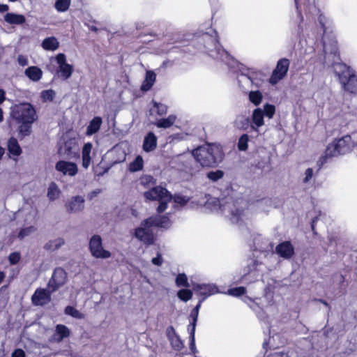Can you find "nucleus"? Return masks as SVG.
<instances>
[{
	"label": "nucleus",
	"mask_w": 357,
	"mask_h": 357,
	"mask_svg": "<svg viewBox=\"0 0 357 357\" xmlns=\"http://www.w3.org/2000/svg\"><path fill=\"white\" fill-rule=\"evenodd\" d=\"M24 74L32 81H39L43 75V71L37 66H30L27 68Z\"/></svg>",
	"instance_id": "obj_27"
},
{
	"label": "nucleus",
	"mask_w": 357,
	"mask_h": 357,
	"mask_svg": "<svg viewBox=\"0 0 357 357\" xmlns=\"http://www.w3.org/2000/svg\"><path fill=\"white\" fill-rule=\"evenodd\" d=\"M172 199L175 203L179 204L180 206L185 205L189 201L188 197L181 195H175L174 196H172Z\"/></svg>",
	"instance_id": "obj_52"
},
{
	"label": "nucleus",
	"mask_w": 357,
	"mask_h": 357,
	"mask_svg": "<svg viewBox=\"0 0 357 357\" xmlns=\"http://www.w3.org/2000/svg\"><path fill=\"white\" fill-rule=\"evenodd\" d=\"M55 169L64 176H74L78 172L77 166L73 162L59 160L55 165Z\"/></svg>",
	"instance_id": "obj_14"
},
{
	"label": "nucleus",
	"mask_w": 357,
	"mask_h": 357,
	"mask_svg": "<svg viewBox=\"0 0 357 357\" xmlns=\"http://www.w3.org/2000/svg\"><path fill=\"white\" fill-rule=\"evenodd\" d=\"M160 202V204L157 208V212L161 213L164 212L167 208V203L171 200H166L163 199L162 200H158Z\"/></svg>",
	"instance_id": "obj_55"
},
{
	"label": "nucleus",
	"mask_w": 357,
	"mask_h": 357,
	"mask_svg": "<svg viewBox=\"0 0 357 357\" xmlns=\"http://www.w3.org/2000/svg\"><path fill=\"white\" fill-rule=\"evenodd\" d=\"M21 255L18 252H14L9 255L8 261L10 264H16L20 259Z\"/></svg>",
	"instance_id": "obj_53"
},
{
	"label": "nucleus",
	"mask_w": 357,
	"mask_h": 357,
	"mask_svg": "<svg viewBox=\"0 0 357 357\" xmlns=\"http://www.w3.org/2000/svg\"><path fill=\"white\" fill-rule=\"evenodd\" d=\"M154 106L157 108V113L159 115H164L167 112V107L166 105L154 102Z\"/></svg>",
	"instance_id": "obj_54"
},
{
	"label": "nucleus",
	"mask_w": 357,
	"mask_h": 357,
	"mask_svg": "<svg viewBox=\"0 0 357 357\" xmlns=\"http://www.w3.org/2000/svg\"><path fill=\"white\" fill-rule=\"evenodd\" d=\"M4 20L10 24H22V15L7 13L4 15Z\"/></svg>",
	"instance_id": "obj_36"
},
{
	"label": "nucleus",
	"mask_w": 357,
	"mask_h": 357,
	"mask_svg": "<svg viewBox=\"0 0 357 357\" xmlns=\"http://www.w3.org/2000/svg\"><path fill=\"white\" fill-rule=\"evenodd\" d=\"M224 172L222 170L211 171L207 174V178L213 181H217L222 178Z\"/></svg>",
	"instance_id": "obj_47"
},
{
	"label": "nucleus",
	"mask_w": 357,
	"mask_h": 357,
	"mask_svg": "<svg viewBox=\"0 0 357 357\" xmlns=\"http://www.w3.org/2000/svg\"><path fill=\"white\" fill-rule=\"evenodd\" d=\"M215 36L207 33L202 35V40L204 41L205 49L211 57L229 64V61L231 57L225 50L220 47L215 31Z\"/></svg>",
	"instance_id": "obj_5"
},
{
	"label": "nucleus",
	"mask_w": 357,
	"mask_h": 357,
	"mask_svg": "<svg viewBox=\"0 0 357 357\" xmlns=\"http://www.w3.org/2000/svg\"><path fill=\"white\" fill-rule=\"evenodd\" d=\"M166 333H167V338L169 340H170L171 338L174 337V336L177 335L174 327L172 326L167 327Z\"/></svg>",
	"instance_id": "obj_59"
},
{
	"label": "nucleus",
	"mask_w": 357,
	"mask_h": 357,
	"mask_svg": "<svg viewBox=\"0 0 357 357\" xmlns=\"http://www.w3.org/2000/svg\"><path fill=\"white\" fill-rule=\"evenodd\" d=\"M41 46L45 50L54 51L59 48V42L54 36L47 37L43 40Z\"/></svg>",
	"instance_id": "obj_29"
},
{
	"label": "nucleus",
	"mask_w": 357,
	"mask_h": 357,
	"mask_svg": "<svg viewBox=\"0 0 357 357\" xmlns=\"http://www.w3.org/2000/svg\"><path fill=\"white\" fill-rule=\"evenodd\" d=\"M92 149V144L86 143L82 148V165L84 168L87 169L91 162L90 153Z\"/></svg>",
	"instance_id": "obj_30"
},
{
	"label": "nucleus",
	"mask_w": 357,
	"mask_h": 357,
	"mask_svg": "<svg viewBox=\"0 0 357 357\" xmlns=\"http://www.w3.org/2000/svg\"><path fill=\"white\" fill-rule=\"evenodd\" d=\"M333 71L344 91L350 93H357V75L355 71L346 64L335 62L333 64Z\"/></svg>",
	"instance_id": "obj_4"
},
{
	"label": "nucleus",
	"mask_w": 357,
	"mask_h": 357,
	"mask_svg": "<svg viewBox=\"0 0 357 357\" xmlns=\"http://www.w3.org/2000/svg\"><path fill=\"white\" fill-rule=\"evenodd\" d=\"M175 116L170 115L167 119H160L157 123L156 126L158 128H169L171 126H172L175 121Z\"/></svg>",
	"instance_id": "obj_39"
},
{
	"label": "nucleus",
	"mask_w": 357,
	"mask_h": 357,
	"mask_svg": "<svg viewBox=\"0 0 357 357\" xmlns=\"http://www.w3.org/2000/svg\"><path fill=\"white\" fill-rule=\"evenodd\" d=\"M233 124L240 130H246L251 126L249 117L243 114L236 116Z\"/></svg>",
	"instance_id": "obj_24"
},
{
	"label": "nucleus",
	"mask_w": 357,
	"mask_h": 357,
	"mask_svg": "<svg viewBox=\"0 0 357 357\" xmlns=\"http://www.w3.org/2000/svg\"><path fill=\"white\" fill-rule=\"evenodd\" d=\"M37 119L38 116L33 106L24 102V137L31 133V124Z\"/></svg>",
	"instance_id": "obj_7"
},
{
	"label": "nucleus",
	"mask_w": 357,
	"mask_h": 357,
	"mask_svg": "<svg viewBox=\"0 0 357 357\" xmlns=\"http://www.w3.org/2000/svg\"><path fill=\"white\" fill-rule=\"evenodd\" d=\"M77 151L76 143L73 140H68L60 146L58 154L64 158L70 159L77 155Z\"/></svg>",
	"instance_id": "obj_16"
},
{
	"label": "nucleus",
	"mask_w": 357,
	"mask_h": 357,
	"mask_svg": "<svg viewBox=\"0 0 357 357\" xmlns=\"http://www.w3.org/2000/svg\"><path fill=\"white\" fill-rule=\"evenodd\" d=\"M264 115H266L268 118H272L275 114V107L270 104H266L264 107Z\"/></svg>",
	"instance_id": "obj_51"
},
{
	"label": "nucleus",
	"mask_w": 357,
	"mask_h": 357,
	"mask_svg": "<svg viewBox=\"0 0 357 357\" xmlns=\"http://www.w3.org/2000/svg\"><path fill=\"white\" fill-rule=\"evenodd\" d=\"M64 312H65L66 314L70 315V316H71L74 318L78 319H83L85 317V316L83 313L80 312L79 310H77L73 306H70V305L67 306L65 308Z\"/></svg>",
	"instance_id": "obj_38"
},
{
	"label": "nucleus",
	"mask_w": 357,
	"mask_h": 357,
	"mask_svg": "<svg viewBox=\"0 0 357 357\" xmlns=\"http://www.w3.org/2000/svg\"><path fill=\"white\" fill-rule=\"evenodd\" d=\"M198 315H199V312L195 310L194 309H192V310L191 311L190 314V318L191 319V322L188 328H190V329H193L194 331H195L197 322V319H198Z\"/></svg>",
	"instance_id": "obj_49"
},
{
	"label": "nucleus",
	"mask_w": 357,
	"mask_h": 357,
	"mask_svg": "<svg viewBox=\"0 0 357 357\" xmlns=\"http://www.w3.org/2000/svg\"><path fill=\"white\" fill-rule=\"evenodd\" d=\"M289 66V61L287 59H281L278 61L276 68L273 72L270 78L272 84H276L279 80L283 79L287 73Z\"/></svg>",
	"instance_id": "obj_10"
},
{
	"label": "nucleus",
	"mask_w": 357,
	"mask_h": 357,
	"mask_svg": "<svg viewBox=\"0 0 357 357\" xmlns=\"http://www.w3.org/2000/svg\"><path fill=\"white\" fill-rule=\"evenodd\" d=\"M262 94L259 91H252L249 93V100L255 105H259L262 100Z\"/></svg>",
	"instance_id": "obj_40"
},
{
	"label": "nucleus",
	"mask_w": 357,
	"mask_h": 357,
	"mask_svg": "<svg viewBox=\"0 0 357 357\" xmlns=\"http://www.w3.org/2000/svg\"><path fill=\"white\" fill-rule=\"evenodd\" d=\"M192 287L197 294L205 298L219 291L218 287L213 284L192 283Z\"/></svg>",
	"instance_id": "obj_15"
},
{
	"label": "nucleus",
	"mask_w": 357,
	"mask_h": 357,
	"mask_svg": "<svg viewBox=\"0 0 357 357\" xmlns=\"http://www.w3.org/2000/svg\"><path fill=\"white\" fill-rule=\"evenodd\" d=\"M192 155L202 167H216L222 162L224 153L220 145L206 144L192 151Z\"/></svg>",
	"instance_id": "obj_2"
},
{
	"label": "nucleus",
	"mask_w": 357,
	"mask_h": 357,
	"mask_svg": "<svg viewBox=\"0 0 357 357\" xmlns=\"http://www.w3.org/2000/svg\"><path fill=\"white\" fill-rule=\"evenodd\" d=\"M264 112L260 108L254 109L252 115V122L250 128L252 130L258 131V128L264 125Z\"/></svg>",
	"instance_id": "obj_22"
},
{
	"label": "nucleus",
	"mask_w": 357,
	"mask_h": 357,
	"mask_svg": "<svg viewBox=\"0 0 357 357\" xmlns=\"http://www.w3.org/2000/svg\"><path fill=\"white\" fill-rule=\"evenodd\" d=\"M150 227H139L135 229V235L141 241L147 245L153 244L154 242V236L151 231L149 229Z\"/></svg>",
	"instance_id": "obj_19"
},
{
	"label": "nucleus",
	"mask_w": 357,
	"mask_h": 357,
	"mask_svg": "<svg viewBox=\"0 0 357 357\" xmlns=\"http://www.w3.org/2000/svg\"><path fill=\"white\" fill-rule=\"evenodd\" d=\"M155 78L156 75L153 71H147L146 73L145 79L144 80L141 86V90L145 92L149 91L152 86L153 85L155 81Z\"/></svg>",
	"instance_id": "obj_26"
},
{
	"label": "nucleus",
	"mask_w": 357,
	"mask_h": 357,
	"mask_svg": "<svg viewBox=\"0 0 357 357\" xmlns=\"http://www.w3.org/2000/svg\"><path fill=\"white\" fill-rule=\"evenodd\" d=\"M101 192V189H96L87 195V199L89 200H92L94 197L98 196Z\"/></svg>",
	"instance_id": "obj_61"
},
{
	"label": "nucleus",
	"mask_w": 357,
	"mask_h": 357,
	"mask_svg": "<svg viewBox=\"0 0 357 357\" xmlns=\"http://www.w3.org/2000/svg\"><path fill=\"white\" fill-rule=\"evenodd\" d=\"M144 197L146 200L155 201L162 200H172V194L165 188L160 185L151 188L149 190L144 192Z\"/></svg>",
	"instance_id": "obj_8"
},
{
	"label": "nucleus",
	"mask_w": 357,
	"mask_h": 357,
	"mask_svg": "<svg viewBox=\"0 0 357 357\" xmlns=\"http://www.w3.org/2000/svg\"><path fill=\"white\" fill-rule=\"evenodd\" d=\"M318 220H319V217L315 216L314 218H312V220L311 221V229L314 235L317 234V232L315 229V225H316L317 222L318 221Z\"/></svg>",
	"instance_id": "obj_64"
},
{
	"label": "nucleus",
	"mask_w": 357,
	"mask_h": 357,
	"mask_svg": "<svg viewBox=\"0 0 357 357\" xmlns=\"http://www.w3.org/2000/svg\"><path fill=\"white\" fill-rule=\"evenodd\" d=\"M61 191L54 182H52L47 189V196L50 201H54L59 197Z\"/></svg>",
	"instance_id": "obj_35"
},
{
	"label": "nucleus",
	"mask_w": 357,
	"mask_h": 357,
	"mask_svg": "<svg viewBox=\"0 0 357 357\" xmlns=\"http://www.w3.org/2000/svg\"><path fill=\"white\" fill-rule=\"evenodd\" d=\"M352 146L351 137L349 135H346L339 139H335L327 146L324 155L320 157L317 161V165L319 169L331 158L349 153L351 151Z\"/></svg>",
	"instance_id": "obj_3"
},
{
	"label": "nucleus",
	"mask_w": 357,
	"mask_h": 357,
	"mask_svg": "<svg viewBox=\"0 0 357 357\" xmlns=\"http://www.w3.org/2000/svg\"><path fill=\"white\" fill-rule=\"evenodd\" d=\"M70 333V330L67 326L63 324H58L53 335V340L56 342H60L63 338L68 337Z\"/></svg>",
	"instance_id": "obj_23"
},
{
	"label": "nucleus",
	"mask_w": 357,
	"mask_h": 357,
	"mask_svg": "<svg viewBox=\"0 0 357 357\" xmlns=\"http://www.w3.org/2000/svg\"><path fill=\"white\" fill-rule=\"evenodd\" d=\"M266 357H289L288 354L283 351H278L270 354Z\"/></svg>",
	"instance_id": "obj_62"
},
{
	"label": "nucleus",
	"mask_w": 357,
	"mask_h": 357,
	"mask_svg": "<svg viewBox=\"0 0 357 357\" xmlns=\"http://www.w3.org/2000/svg\"><path fill=\"white\" fill-rule=\"evenodd\" d=\"M8 151L13 156H18L21 153V148L17 140L14 137H10L8 141Z\"/></svg>",
	"instance_id": "obj_31"
},
{
	"label": "nucleus",
	"mask_w": 357,
	"mask_h": 357,
	"mask_svg": "<svg viewBox=\"0 0 357 357\" xmlns=\"http://www.w3.org/2000/svg\"><path fill=\"white\" fill-rule=\"evenodd\" d=\"M176 284L178 287L183 286L186 288L190 287V284L188 282V278L185 273H179L176 276Z\"/></svg>",
	"instance_id": "obj_44"
},
{
	"label": "nucleus",
	"mask_w": 357,
	"mask_h": 357,
	"mask_svg": "<svg viewBox=\"0 0 357 357\" xmlns=\"http://www.w3.org/2000/svg\"><path fill=\"white\" fill-rule=\"evenodd\" d=\"M91 255L96 259H107L111 257V252L104 249L102 239L98 234L93 235L89 243Z\"/></svg>",
	"instance_id": "obj_6"
},
{
	"label": "nucleus",
	"mask_w": 357,
	"mask_h": 357,
	"mask_svg": "<svg viewBox=\"0 0 357 357\" xmlns=\"http://www.w3.org/2000/svg\"><path fill=\"white\" fill-rule=\"evenodd\" d=\"M102 124V119L99 116L94 117L90 122L89 125L87 126L86 134L88 135H91L97 132Z\"/></svg>",
	"instance_id": "obj_32"
},
{
	"label": "nucleus",
	"mask_w": 357,
	"mask_h": 357,
	"mask_svg": "<svg viewBox=\"0 0 357 357\" xmlns=\"http://www.w3.org/2000/svg\"><path fill=\"white\" fill-rule=\"evenodd\" d=\"M56 61L59 64V66H63L66 64V55L64 54L60 53L56 56Z\"/></svg>",
	"instance_id": "obj_58"
},
{
	"label": "nucleus",
	"mask_w": 357,
	"mask_h": 357,
	"mask_svg": "<svg viewBox=\"0 0 357 357\" xmlns=\"http://www.w3.org/2000/svg\"><path fill=\"white\" fill-rule=\"evenodd\" d=\"M169 342L172 347L176 351H181L183 348V343L178 335L171 338Z\"/></svg>",
	"instance_id": "obj_46"
},
{
	"label": "nucleus",
	"mask_w": 357,
	"mask_h": 357,
	"mask_svg": "<svg viewBox=\"0 0 357 357\" xmlns=\"http://www.w3.org/2000/svg\"><path fill=\"white\" fill-rule=\"evenodd\" d=\"M249 136L247 134H243L238 139V149L239 151H245L248 147Z\"/></svg>",
	"instance_id": "obj_41"
},
{
	"label": "nucleus",
	"mask_w": 357,
	"mask_h": 357,
	"mask_svg": "<svg viewBox=\"0 0 357 357\" xmlns=\"http://www.w3.org/2000/svg\"><path fill=\"white\" fill-rule=\"evenodd\" d=\"M70 4V0H57L55 2V8L59 12L66 11Z\"/></svg>",
	"instance_id": "obj_42"
},
{
	"label": "nucleus",
	"mask_w": 357,
	"mask_h": 357,
	"mask_svg": "<svg viewBox=\"0 0 357 357\" xmlns=\"http://www.w3.org/2000/svg\"><path fill=\"white\" fill-rule=\"evenodd\" d=\"M246 292V289L244 287H234L228 289V294L233 296H240Z\"/></svg>",
	"instance_id": "obj_50"
},
{
	"label": "nucleus",
	"mask_w": 357,
	"mask_h": 357,
	"mask_svg": "<svg viewBox=\"0 0 357 357\" xmlns=\"http://www.w3.org/2000/svg\"><path fill=\"white\" fill-rule=\"evenodd\" d=\"M67 274L62 268H56L52 276L49 280L48 288L52 291H56L66 282Z\"/></svg>",
	"instance_id": "obj_9"
},
{
	"label": "nucleus",
	"mask_w": 357,
	"mask_h": 357,
	"mask_svg": "<svg viewBox=\"0 0 357 357\" xmlns=\"http://www.w3.org/2000/svg\"><path fill=\"white\" fill-rule=\"evenodd\" d=\"M305 176L303 178V183H307L312 179L313 176V169L312 168H307L305 172Z\"/></svg>",
	"instance_id": "obj_56"
},
{
	"label": "nucleus",
	"mask_w": 357,
	"mask_h": 357,
	"mask_svg": "<svg viewBox=\"0 0 357 357\" xmlns=\"http://www.w3.org/2000/svg\"><path fill=\"white\" fill-rule=\"evenodd\" d=\"M65 244V241L62 238H57L54 240L49 241L44 245V248L48 251H55L59 249L63 245Z\"/></svg>",
	"instance_id": "obj_33"
},
{
	"label": "nucleus",
	"mask_w": 357,
	"mask_h": 357,
	"mask_svg": "<svg viewBox=\"0 0 357 357\" xmlns=\"http://www.w3.org/2000/svg\"><path fill=\"white\" fill-rule=\"evenodd\" d=\"M177 296L181 301L186 302V301H189L190 299H191V298L192 296V292L190 289H181L178 291Z\"/></svg>",
	"instance_id": "obj_43"
},
{
	"label": "nucleus",
	"mask_w": 357,
	"mask_h": 357,
	"mask_svg": "<svg viewBox=\"0 0 357 357\" xmlns=\"http://www.w3.org/2000/svg\"><path fill=\"white\" fill-rule=\"evenodd\" d=\"M73 72V66L68 63H66L61 66H59L57 69V73L59 75V77H62L64 80L70 78L72 75Z\"/></svg>",
	"instance_id": "obj_34"
},
{
	"label": "nucleus",
	"mask_w": 357,
	"mask_h": 357,
	"mask_svg": "<svg viewBox=\"0 0 357 357\" xmlns=\"http://www.w3.org/2000/svg\"><path fill=\"white\" fill-rule=\"evenodd\" d=\"M84 203L82 196H73L66 202L64 207L68 213H77L84 209Z\"/></svg>",
	"instance_id": "obj_11"
},
{
	"label": "nucleus",
	"mask_w": 357,
	"mask_h": 357,
	"mask_svg": "<svg viewBox=\"0 0 357 357\" xmlns=\"http://www.w3.org/2000/svg\"><path fill=\"white\" fill-rule=\"evenodd\" d=\"M262 264L257 260L251 259L248 264L247 266L244 269V274L242 276V279H245L247 275H252L255 280L259 277V272L261 271V267Z\"/></svg>",
	"instance_id": "obj_20"
},
{
	"label": "nucleus",
	"mask_w": 357,
	"mask_h": 357,
	"mask_svg": "<svg viewBox=\"0 0 357 357\" xmlns=\"http://www.w3.org/2000/svg\"><path fill=\"white\" fill-rule=\"evenodd\" d=\"M275 252L280 257L289 259L294 255V248L290 241H284L276 246Z\"/></svg>",
	"instance_id": "obj_18"
},
{
	"label": "nucleus",
	"mask_w": 357,
	"mask_h": 357,
	"mask_svg": "<svg viewBox=\"0 0 357 357\" xmlns=\"http://www.w3.org/2000/svg\"><path fill=\"white\" fill-rule=\"evenodd\" d=\"M157 147V137L152 132H149L144 137L142 148L145 152H151Z\"/></svg>",
	"instance_id": "obj_21"
},
{
	"label": "nucleus",
	"mask_w": 357,
	"mask_h": 357,
	"mask_svg": "<svg viewBox=\"0 0 357 357\" xmlns=\"http://www.w3.org/2000/svg\"><path fill=\"white\" fill-rule=\"evenodd\" d=\"M151 261L154 265L159 266L162 265V264L163 262V259H162L161 255L158 253L157 256L155 257H153Z\"/></svg>",
	"instance_id": "obj_60"
},
{
	"label": "nucleus",
	"mask_w": 357,
	"mask_h": 357,
	"mask_svg": "<svg viewBox=\"0 0 357 357\" xmlns=\"http://www.w3.org/2000/svg\"><path fill=\"white\" fill-rule=\"evenodd\" d=\"M268 242L259 234H256L253 238V250L259 252L266 251L268 249Z\"/></svg>",
	"instance_id": "obj_25"
},
{
	"label": "nucleus",
	"mask_w": 357,
	"mask_h": 357,
	"mask_svg": "<svg viewBox=\"0 0 357 357\" xmlns=\"http://www.w3.org/2000/svg\"><path fill=\"white\" fill-rule=\"evenodd\" d=\"M55 94V91L52 89L44 90L41 92L40 97L43 102L52 101Z\"/></svg>",
	"instance_id": "obj_45"
},
{
	"label": "nucleus",
	"mask_w": 357,
	"mask_h": 357,
	"mask_svg": "<svg viewBox=\"0 0 357 357\" xmlns=\"http://www.w3.org/2000/svg\"><path fill=\"white\" fill-rule=\"evenodd\" d=\"M255 75V73H248V75L241 73L238 77V82L240 84L241 82L244 81V79H246L249 81L252 85H255L257 88H259L261 86L262 81L257 78Z\"/></svg>",
	"instance_id": "obj_28"
},
{
	"label": "nucleus",
	"mask_w": 357,
	"mask_h": 357,
	"mask_svg": "<svg viewBox=\"0 0 357 357\" xmlns=\"http://www.w3.org/2000/svg\"><path fill=\"white\" fill-rule=\"evenodd\" d=\"M188 333L190 334V349L193 354H196L197 352V350L195 347V331H194L193 329H190V328H188Z\"/></svg>",
	"instance_id": "obj_48"
},
{
	"label": "nucleus",
	"mask_w": 357,
	"mask_h": 357,
	"mask_svg": "<svg viewBox=\"0 0 357 357\" xmlns=\"http://www.w3.org/2000/svg\"><path fill=\"white\" fill-rule=\"evenodd\" d=\"M206 206L212 211H220L232 224L241 225L243 221L245 204L243 199L234 200L230 196L222 199L211 197L207 199Z\"/></svg>",
	"instance_id": "obj_1"
},
{
	"label": "nucleus",
	"mask_w": 357,
	"mask_h": 357,
	"mask_svg": "<svg viewBox=\"0 0 357 357\" xmlns=\"http://www.w3.org/2000/svg\"><path fill=\"white\" fill-rule=\"evenodd\" d=\"M54 291L47 289H38L31 297L32 303L35 305H45L51 301V294Z\"/></svg>",
	"instance_id": "obj_13"
},
{
	"label": "nucleus",
	"mask_w": 357,
	"mask_h": 357,
	"mask_svg": "<svg viewBox=\"0 0 357 357\" xmlns=\"http://www.w3.org/2000/svg\"><path fill=\"white\" fill-rule=\"evenodd\" d=\"M144 161L141 155H137L129 165L128 169L130 172H136L143 169Z\"/></svg>",
	"instance_id": "obj_37"
},
{
	"label": "nucleus",
	"mask_w": 357,
	"mask_h": 357,
	"mask_svg": "<svg viewBox=\"0 0 357 357\" xmlns=\"http://www.w3.org/2000/svg\"><path fill=\"white\" fill-rule=\"evenodd\" d=\"M36 229H37L36 227H35L34 226H30V227L24 228V237L25 236H28V235L35 232L36 231Z\"/></svg>",
	"instance_id": "obj_63"
},
{
	"label": "nucleus",
	"mask_w": 357,
	"mask_h": 357,
	"mask_svg": "<svg viewBox=\"0 0 357 357\" xmlns=\"http://www.w3.org/2000/svg\"><path fill=\"white\" fill-rule=\"evenodd\" d=\"M171 225L169 218L167 215H156L150 217L142 222V226L145 227H157L161 228H169Z\"/></svg>",
	"instance_id": "obj_12"
},
{
	"label": "nucleus",
	"mask_w": 357,
	"mask_h": 357,
	"mask_svg": "<svg viewBox=\"0 0 357 357\" xmlns=\"http://www.w3.org/2000/svg\"><path fill=\"white\" fill-rule=\"evenodd\" d=\"M322 43L325 59L330 56H333V60L335 59V57H338L337 42L334 38L327 40L326 36L324 33L322 37Z\"/></svg>",
	"instance_id": "obj_17"
},
{
	"label": "nucleus",
	"mask_w": 357,
	"mask_h": 357,
	"mask_svg": "<svg viewBox=\"0 0 357 357\" xmlns=\"http://www.w3.org/2000/svg\"><path fill=\"white\" fill-rule=\"evenodd\" d=\"M337 333V328L334 326L333 327H328V326H326L324 328V334L326 337H330L331 334H335Z\"/></svg>",
	"instance_id": "obj_57"
}]
</instances>
